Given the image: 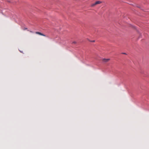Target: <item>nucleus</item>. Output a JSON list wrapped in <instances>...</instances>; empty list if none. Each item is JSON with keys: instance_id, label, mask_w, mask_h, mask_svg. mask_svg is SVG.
Listing matches in <instances>:
<instances>
[{"instance_id": "obj_1", "label": "nucleus", "mask_w": 149, "mask_h": 149, "mask_svg": "<svg viewBox=\"0 0 149 149\" xmlns=\"http://www.w3.org/2000/svg\"><path fill=\"white\" fill-rule=\"evenodd\" d=\"M102 3V1H97L95 2L94 3H92L91 6V7H94L96 5L100 4Z\"/></svg>"}, {"instance_id": "obj_2", "label": "nucleus", "mask_w": 149, "mask_h": 149, "mask_svg": "<svg viewBox=\"0 0 149 149\" xmlns=\"http://www.w3.org/2000/svg\"><path fill=\"white\" fill-rule=\"evenodd\" d=\"M35 33L36 34H38L41 36H46L45 35L40 32H36Z\"/></svg>"}, {"instance_id": "obj_3", "label": "nucleus", "mask_w": 149, "mask_h": 149, "mask_svg": "<svg viewBox=\"0 0 149 149\" xmlns=\"http://www.w3.org/2000/svg\"><path fill=\"white\" fill-rule=\"evenodd\" d=\"M110 59H103V62H107Z\"/></svg>"}, {"instance_id": "obj_4", "label": "nucleus", "mask_w": 149, "mask_h": 149, "mask_svg": "<svg viewBox=\"0 0 149 149\" xmlns=\"http://www.w3.org/2000/svg\"><path fill=\"white\" fill-rule=\"evenodd\" d=\"M6 1L7 2H8V3H11L10 1V0H7Z\"/></svg>"}, {"instance_id": "obj_5", "label": "nucleus", "mask_w": 149, "mask_h": 149, "mask_svg": "<svg viewBox=\"0 0 149 149\" xmlns=\"http://www.w3.org/2000/svg\"><path fill=\"white\" fill-rule=\"evenodd\" d=\"M77 43L75 41H74L72 42L73 44H76Z\"/></svg>"}, {"instance_id": "obj_6", "label": "nucleus", "mask_w": 149, "mask_h": 149, "mask_svg": "<svg viewBox=\"0 0 149 149\" xmlns=\"http://www.w3.org/2000/svg\"><path fill=\"white\" fill-rule=\"evenodd\" d=\"M27 29V28H24V29H23V30H26V29Z\"/></svg>"}, {"instance_id": "obj_7", "label": "nucleus", "mask_w": 149, "mask_h": 149, "mask_svg": "<svg viewBox=\"0 0 149 149\" xmlns=\"http://www.w3.org/2000/svg\"><path fill=\"white\" fill-rule=\"evenodd\" d=\"M28 31H29L31 33H33V31H29V30H28Z\"/></svg>"}, {"instance_id": "obj_8", "label": "nucleus", "mask_w": 149, "mask_h": 149, "mask_svg": "<svg viewBox=\"0 0 149 149\" xmlns=\"http://www.w3.org/2000/svg\"><path fill=\"white\" fill-rule=\"evenodd\" d=\"M137 8H141L139 7H138Z\"/></svg>"}, {"instance_id": "obj_9", "label": "nucleus", "mask_w": 149, "mask_h": 149, "mask_svg": "<svg viewBox=\"0 0 149 149\" xmlns=\"http://www.w3.org/2000/svg\"><path fill=\"white\" fill-rule=\"evenodd\" d=\"M92 42H95V40H93V41H92Z\"/></svg>"}]
</instances>
